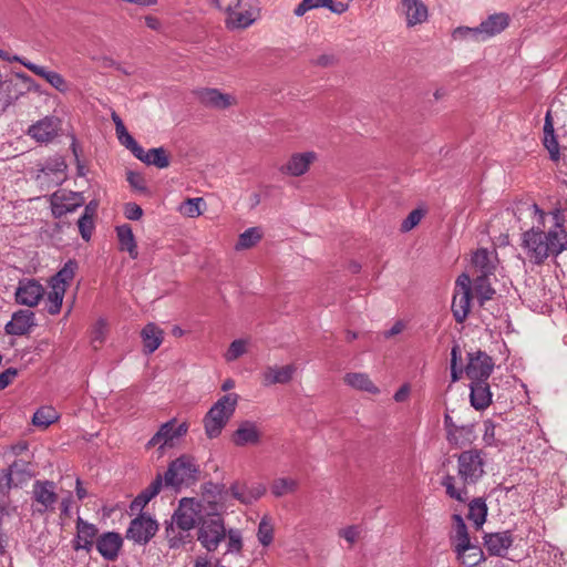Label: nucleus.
Masks as SVG:
<instances>
[{
	"label": "nucleus",
	"mask_w": 567,
	"mask_h": 567,
	"mask_svg": "<svg viewBox=\"0 0 567 567\" xmlns=\"http://www.w3.org/2000/svg\"><path fill=\"white\" fill-rule=\"evenodd\" d=\"M527 209L536 221V225L522 235V247L529 260L540 265L549 256L557 257L567 250V231L563 213L559 209L551 212L553 226L544 231L545 212L537 204H529Z\"/></svg>",
	"instance_id": "f257e3e1"
},
{
	"label": "nucleus",
	"mask_w": 567,
	"mask_h": 567,
	"mask_svg": "<svg viewBox=\"0 0 567 567\" xmlns=\"http://www.w3.org/2000/svg\"><path fill=\"white\" fill-rule=\"evenodd\" d=\"M486 453L483 450L470 449L457 455V477L461 485H456V477L446 474L441 484L450 498L458 503L468 499L467 486L477 484L485 475Z\"/></svg>",
	"instance_id": "f03ea898"
},
{
	"label": "nucleus",
	"mask_w": 567,
	"mask_h": 567,
	"mask_svg": "<svg viewBox=\"0 0 567 567\" xmlns=\"http://www.w3.org/2000/svg\"><path fill=\"white\" fill-rule=\"evenodd\" d=\"M238 398L236 393L225 394L209 409L204 417L205 432L208 437L219 436L236 410Z\"/></svg>",
	"instance_id": "7ed1b4c3"
},
{
	"label": "nucleus",
	"mask_w": 567,
	"mask_h": 567,
	"mask_svg": "<svg viewBox=\"0 0 567 567\" xmlns=\"http://www.w3.org/2000/svg\"><path fill=\"white\" fill-rule=\"evenodd\" d=\"M199 473L195 458L190 455H182L169 463L164 474L166 486L179 487L196 481Z\"/></svg>",
	"instance_id": "20e7f679"
},
{
	"label": "nucleus",
	"mask_w": 567,
	"mask_h": 567,
	"mask_svg": "<svg viewBox=\"0 0 567 567\" xmlns=\"http://www.w3.org/2000/svg\"><path fill=\"white\" fill-rule=\"evenodd\" d=\"M31 499L32 515L43 516L49 512H53L58 502L55 483L48 480L35 481L32 485Z\"/></svg>",
	"instance_id": "39448f33"
},
{
	"label": "nucleus",
	"mask_w": 567,
	"mask_h": 567,
	"mask_svg": "<svg viewBox=\"0 0 567 567\" xmlns=\"http://www.w3.org/2000/svg\"><path fill=\"white\" fill-rule=\"evenodd\" d=\"M225 538L226 528L220 516L209 517L199 522L197 539L206 550L215 551Z\"/></svg>",
	"instance_id": "423d86ee"
},
{
	"label": "nucleus",
	"mask_w": 567,
	"mask_h": 567,
	"mask_svg": "<svg viewBox=\"0 0 567 567\" xmlns=\"http://www.w3.org/2000/svg\"><path fill=\"white\" fill-rule=\"evenodd\" d=\"M157 530L158 523L150 514L142 513L131 520L125 537L136 545H146Z\"/></svg>",
	"instance_id": "0eeeda50"
},
{
	"label": "nucleus",
	"mask_w": 567,
	"mask_h": 567,
	"mask_svg": "<svg viewBox=\"0 0 567 567\" xmlns=\"http://www.w3.org/2000/svg\"><path fill=\"white\" fill-rule=\"evenodd\" d=\"M227 18L226 24L229 29H246L251 25L260 14V9L249 2H237L229 4L226 9Z\"/></svg>",
	"instance_id": "6e6552de"
},
{
	"label": "nucleus",
	"mask_w": 567,
	"mask_h": 567,
	"mask_svg": "<svg viewBox=\"0 0 567 567\" xmlns=\"http://www.w3.org/2000/svg\"><path fill=\"white\" fill-rule=\"evenodd\" d=\"M471 278L462 274L456 279V287L452 300V312L456 322L462 323L467 318L471 310Z\"/></svg>",
	"instance_id": "1a4fd4ad"
},
{
	"label": "nucleus",
	"mask_w": 567,
	"mask_h": 567,
	"mask_svg": "<svg viewBox=\"0 0 567 567\" xmlns=\"http://www.w3.org/2000/svg\"><path fill=\"white\" fill-rule=\"evenodd\" d=\"M187 431L188 424L186 422L178 424L176 419H171L159 426L158 431L147 442L146 447L158 446L161 450L172 447L175 441L184 436Z\"/></svg>",
	"instance_id": "9d476101"
},
{
	"label": "nucleus",
	"mask_w": 567,
	"mask_h": 567,
	"mask_svg": "<svg viewBox=\"0 0 567 567\" xmlns=\"http://www.w3.org/2000/svg\"><path fill=\"white\" fill-rule=\"evenodd\" d=\"M51 210L54 217L60 218L74 212L84 204L82 193L59 189L50 196Z\"/></svg>",
	"instance_id": "9b49d317"
},
{
	"label": "nucleus",
	"mask_w": 567,
	"mask_h": 567,
	"mask_svg": "<svg viewBox=\"0 0 567 567\" xmlns=\"http://www.w3.org/2000/svg\"><path fill=\"white\" fill-rule=\"evenodd\" d=\"M494 370V361L484 351L468 353L465 373L471 381H487Z\"/></svg>",
	"instance_id": "f8f14e48"
},
{
	"label": "nucleus",
	"mask_w": 567,
	"mask_h": 567,
	"mask_svg": "<svg viewBox=\"0 0 567 567\" xmlns=\"http://www.w3.org/2000/svg\"><path fill=\"white\" fill-rule=\"evenodd\" d=\"M199 515L200 504L192 498H183L171 520L181 529L190 532L199 522Z\"/></svg>",
	"instance_id": "ddd939ff"
},
{
	"label": "nucleus",
	"mask_w": 567,
	"mask_h": 567,
	"mask_svg": "<svg viewBox=\"0 0 567 567\" xmlns=\"http://www.w3.org/2000/svg\"><path fill=\"white\" fill-rule=\"evenodd\" d=\"M44 293V287L39 281L24 278L18 282L14 297L17 303L33 308L39 305Z\"/></svg>",
	"instance_id": "4468645a"
},
{
	"label": "nucleus",
	"mask_w": 567,
	"mask_h": 567,
	"mask_svg": "<svg viewBox=\"0 0 567 567\" xmlns=\"http://www.w3.org/2000/svg\"><path fill=\"white\" fill-rule=\"evenodd\" d=\"M200 104L208 109L226 110L237 104L236 96L218 89L204 87L196 91Z\"/></svg>",
	"instance_id": "2eb2a0df"
},
{
	"label": "nucleus",
	"mask_w": 567,
	"mask_h": 567,
	"mask_svg": "<svg viewBox=\"0 0 567 567\" xmlns=\"http://www.w3.org/2000/svg\"><path fill=\"white\" fill-rule=\"evenodd\" d=\"M123 546V538L116 532H105L95 540V547L103 559L114 561Z\"/></svg>",
	"instance_id": "dca6fc26"
},
{
	"label": "nucleus",
	"mask_w": 567,
	"mask_h": 567,
	"mask_svg": "<svg viewBox=\"0 0 567 567\" xmlns=\"http://www.w3.org/2000/svg\"><path fill=\"white\" fill-rule=\"evenodd\" d=\"M14 60H17V62H20L35 75L44 79L50 85H52L59 92L66 93L70 90L69 83L60 73L55 71H50L44 66L32 63L17 55H14Z\"/></svg>",
	"instance_id": "f3484780"
},
{
	"label": "nucleus",
	"mask_w": 567,
	"mask_h": 567,
	"mask_svg": "<svg viewBox=\"0 0 567 567\" xmlns=\"http://www.w3.org/2000/svg\"><path fill=\"white\" fill-rule=\"evenodd\" d=\"M60 130V120L53 116H47L28 130V135L39 143H49L56 135Z\"/></svg>",
	"instance_id": "a211bd4d"
},
{
	"label": "nucleus",
	"mask_w": 567,
	"mask_h": 567,
	"mask_svg": "<svg viewBox=\"0 0 567 567\" xmlns=\"http://www.w3.org/2000/svg\"><path fill=\"white\" fill-rule=\"evenodd\" d=\"M318 158L316 152H305V153H295L290 156L285 165L280 167V172L298 177L306 174L312 163H315Z\"/></svg>",
	"instance_id": "6ab92c4d"
},
{
	"label": "nucleus",
	"mask_w": 567,
	"mask_h": 567,
	"mask_svg": "<svg viewBox=\"0 0 567 567\" xmlns=\"http://www.w3.org/2000/svg\"><path fill=\"white\" fill-rule=\"evenodd\" d=\"M296 371L297 367L295 364H287L282 367L268 365L261 372V383L265 386L287 384L292 380Z\"/></svg>",
	"instance_id": "aec40b11"
},
{
	"label": "nucleus",
	"mask_w": 567,
	"mask_h": 567,
	"mask_svg": "<svg viewBox=\"0 0 567 567\" xmlns=\"http://www.w3.org/2000/svg\"><path fill=\"white\" fill-rule=\"evenodd\" d=\"M509 25V16L507 13H494L491 14L487 19L482 21L478 27V32L481 42L486 41L502 31H504Z\"/></svg>",
	"instance_id": "412c9836"
},
{
	"label": "nucleus",
	"mask_w": 567,
	"mask_h": 567,
	"mask_svg": "<svg viewBox=\"0 0 567 567\" xmlns=\"http://www.w3.org/2000/svg\"><path fill=\"white\" fill-rule=\"evenodd\" d=\"M34 312L31 310H18L12 315L11 320L6 324L8 334L24 336L34 326Z\"/></svg>",
	"instance_id": "4be33fe9"
},
{
	"label": "nucleus",
	"mask_w": 567,
	"mask_h": 567,
	"mask_svg": "<svg viewBox=\"0 0 567 567\" xmlns=\"http://www.w3.org/2000/svg\"><path fill=\"white\" fill-rule=\"evenodd\" d=\"M513 542L514 538L511 530L492 533L484 537V545L492 556H505Z\"/></svg>",
	"instance_id": "5701e85b"
},
{
	"label": "nucleus",
	"mask_w": 567,
	"mask_h": 567,
	"mask_svg": "<svg viewBox=\"0 0 567 567\" xmlns=\"http://www.w3.org/2000/svg\"><path fill=\"white\" fill-rule=\"evenodd\" d=\"M97 527L94 524H91L84 520L81 517L76 519V544L75 549H84L86 551H91L93 546L95 545V539L97 536Z\"/></svg>",
	"instance_id": "b1692460"
},
{
	"label": "nucleus",
	"mask_w": 567,
	"mask_h": 567,
	"mask_svg": "<svg viewBox=\"0 0 567 567\" xmlns=\"http://www.w3.org/2000/svg\"><path fill=\"white\" fill-rule=\"evenodd\" d=\"M401 7L408 27H414L426 21L429 16L427 7L422 0H402Z\"/></svg>",
	"instance_id": "393cba45"
},
{
	"label": "nucleus",
	"mask_w": 567,
	"mask_h": 567,
	"mask_svg": "<svg viewBox=\"0 0 567 567\" xmlns=\"http://www.w3.org/2000/svg\"><path fill=\"white\" fill-rule=\"evenodd\" d=\"M260 437L261 432L258 425L252 421H244L235 431L233 441L237 446L255 445L259 443Z\"/></svg>",
	"instance_id": "a878e982"
},
{
	"label": "nucleus",
	"mask_w": 567,
	"mask_h": 567,
	"mask_svg": "<svg viewBox=\"0 0 567 567\" xmlns=\"http://www.w3.org/2000/svg\"><path fill=\"white\" fill-rule=\"evenodd\" d=\"M470 388V400L472 406L477 411L488 408L492 403L489 384L486 381H472Z\"/></svg>",
	"instance_id": "bb28decb"
},
{
	"label": "nucleus",
	"mask_w": 567,
	"mask_h": 567,
	"mask_svg": "<svg viewBox=\"0 0 567 567\" xmlns=\"http://www.w3.org/2000/svg\"><path fill=\"white\" fill-rule=\"evenodd\" d=\"M230 493L233 497L238 499L240 503L251 504L264 495L265 488L261 485L249 487L247 485L235 483L230 486Z\"/></svg>",
	"instance_id": "cd10ccee"
},
{
	"label": "nucleus",
	"mask_w": 567,
	"mask_h": 567,
	"mask_svg": "<svg viewBox=\"0 0 567 567\" xmlns=\"http://www.w3.org/2000/svg\"><path fill=\"white\" fill-rule=\"evenodd\" d=\"M163 330L156 324L147 323L141 332L144 351L146 353H153L157 350L163 342Z\"/></svg>",
	"instance_id": "c85d7f7f"
},
{
	"label": "nucleus",
	"mask_w": 567,
	"mask_h": 567,
	"mask_svg": "<svg viewBox=\"0 0 567 567\" xmlns=\"http://www.w3.org/2000/svg\"><path fill=\"white\" fill-rule=\"evenodd\" d=\"M343 381L347 385L358 391H364L371 394H378L380 392L379 388L371 381L367 373L350 372L344 375Z\"/></svg>",
	"instance_id": "c756f323"
},
{
	"label": "nucleus",
	"mask_w": 567,
	"mask_h": 567,
	"mask_svg": "<svg viewBox=\"0 0 567 567\" xmlns=\"http://www.w3.org/2000/svg\"><path fill=\"white\" fill-rule=\"evenodd\" d=\"M137 159L146 165H153L159 169L169 166V156L164 147H155L148 151L143 148L142 155L137 156Z\"/></svg>",
	"instance_id": "7c9ffc66"
},
{
	"label": "nucleus",
	"mask_w": 567,
	"mask_h": 567,
	"mask_svg": "<svg viewBox=\"0 0 567 567\" xmlns=\"http://www.w3.org/2000/svg\"><path fill=\"white\" fill-rule=\"evenodd\" d=\"M116 234L121 249L127 251L131 258L136 259L138 256V251L131 226H118L116 228Z\"/></svg>",
	"instance_id": "2f4dec72"
},
{
	"label": "nucleus",
	"mask_w": 567,
	"mask_h": 567,
	"mask_svg": "<svg viewBox=\"0 0 567 567\" xmlns=\"http://www.w3.org/2000/svg\"><path fill=\"white\" fill-rule=\"evenodd\" d=\"M78 264L75 260H68L64 266L51 278L50 286H62L66 290L75 275Z\"/></svg>",
	"instance_id": "473e14b6"
},
{
	"label": "nucleus",
	"mask_w": 567,
	"mask_h": 567,
	"mask_svg": "<svg viewBox=\"0 0 567 567\" xmlns=\"http://www.w3.org/2000/svg\"><path fill=\"white\" fill-rule=\"evenodd\" d=\"M487 516V505L481 497L474 498L468 504L467 518L474 523L476 528L482 527Z\"/></svg>",
	"instance_id": "72a5a7b5"
},
{
	"label": "nucleus",
	"mask_w": 567,
	"mask_h": 567,
	"mask_svg": "<svg viewBox=\"0 0 567 567\" xmlns=\"http://www.w3.org/2000/svg\"><path fill=\"white\" fill-rule=\"evenodd\" d=\"M454 520H455V551L456 554L457 553H461V551H464V550H467L470 546H472L471 544V540H470V536H468V533H467V528H466V525L462 518L461 515L458 514H455L453 516Z\"/></svg>",
	"instance_id": "f704fd0d"
},
{
	"label": "nucleus",
	"mask_w": 567,
	"mask_h": 567,
	"mask_svg": "<svg viewBox=\"0 0 567 567\" xmlns=\"http://www.w3.org/2000/svg\"><path fill=\"white\" fill-rule=\"evenodd\" d=\"M444 426L446 430V440L450 444L462 447L464 441H461L457 433L465 432L467 435L471 434V425L458 426L453 422V419L449 415H444Z\"/></svg>",
	"instance_id": "c9c22d12"
},
{
	"label": "nucleus",
	"mask_w": 567,
	"mask_h": 567,
	"mask_svg": "<svg viewBox=\"0 0 567 567\" xmlns=\"http://www.w3.org/2000/svg\"><path fill=\"white\" fill-rule=\"evenodd\" d=\"M166 539L171 548H178L189 539V532L183 530L172 520L166 523L165 527Z\"/></svg>",
	"instance_id": "e433bc0d"
},
{
	"label": "nucleus",
	"mask_w": 567,
	"mask_h": 567,
	"mask_svg": "<svg viewBox=\"0 0 567 567\" xmlns=\"http://www.w3.org/2000/svg\"><path fill=\"white\" fill-rule=\"evenodd\" d=\"M473 266L481 275H491L495 268L492 255L487 249H477L472 257Z\"/></svg>",
	"instance_id": "4c0bfd02"
},
{
	"label": "nucleus",
	"mask_w": 567,
	"mask_h": 567,
	"mask_svg": "<svg viewBox=\"0 0 567 567\" xmlns=\"http://www.w3.org/2000/svg\"><path fill=\"white\" fill-rule=\"evenodd\" d=\"M59 420V414L52 406H41L35 411L32 417L33 425L47 429Z\"/></svg>",
	"instance_id": "58836bf2"
},
{
	"label": "nucleus",
	"mask_w": 567,
	"mask_h": 567,
	"mask_svg": "<svg viewBox=\"0 0 567 567\" xmlns=\"http://www.w3.org/2000/svg\"><path fill=\"white\" fill-rule=\"evenodd\" d=\"M275 527L271 518L265 515L258 525L257 538L260 545L268 547L274 542Z\"/></svg>",
	"instance_id": "ea45409f"
},
{
	"label": "nucleus",
	"mask_w": 567,
	"mask_h": 567,
	"mask_svg": "<svg viewBox=\"0 0 567 567\" xmlns=\"http://www.w3.org/2000/svg\"><path fill=\"white\" fill-rule=\"evenodd\" d=\"M474 291L480 302L483 305L484 301L491 300L495 295V290L492 288L488 280V275H480L474 281Z\"/></svg>",
	"instance_id": "a19ab883"
},
{
	"label": "nucleus",
	"mask_w": 567,
	"mask_h": 567,
	"mask_svg": "<svg viewBox=\"0 0 567 567\" xmlns=\"http://www.w3.org/2000/svg\"><path fill=\"white\" fill-rule=\"evenodd\" d=\"M51 291L47 297V310L50 315H58L61 310L65 289L62 286H50Z\"/></svg>",
	"instance_id": "79ce46f5"
},
{
	"label": "nucleus",
	"mask_w": 567,
	"mask_h": 567,
	"mask_svg": "<svg viewBox=\"0 0 567 567\" xmlns=\"http://www.w3.org/2000/svg\"><path fill=\"white\" fill-rule=\"evenodd\" d=\"M457 559L467 567H474L484 560V554L477 546H470L467 550L457 553Z\"/></svg>",
	"instance_id": "37998d69"
},
{
	"label": "nucleus",
	"mask_w": 567,
	"mask_h": 567,
	"mask_svg": "<svg viewBox=\"0 0 567 567\" xmlns=\"http://www.w3.org/2000/svg\"><path fill=\"white\" fill-rule=\"evenodd\" d=\"M297 486L298 482L296 480L279 477L274 481L271 485V493L277 497H281L286 494L293 493L297 489Z\"/></svg>",
	"instance_id": "c03bdc74"
},
{
	"label": "nucleus",
	"mask_w": 567,
	"mask_h": 567,
	"mask_svg": "<svg viewBox=\"0 0 567 567\" xmlns=\"http://www.w3.org/2000/svg\"><path fill=\"white\" fill-rule=\"evenodd\" d=\"M202 205H204L202 197L187 198L179 205L178 212L189 218L198 217L202 215Z\"/></svg>",
	"instance_id": "a18cd8bd"
},
{
	"label": "nucleus",
	"mask_w": 567,
	"mask_h": 567,
	"mask_svg": "<svg viewBox=\"0 0 567 567\" xmlns=\"http://www.w3.org/2000/svg\"><path fill=\"white\" fill-rule=\"evenodd\" d=\"M227 539V554H240L243 550V535L237 528H229L226 530Z\"/></svg>",
	"instance_id": "49530a36"
},
{
	"label": "nucleus",
	"mask_w": 567,
	"mask_h": 567,
	"mask_svg": "<svg viewBox=\"0 0 567 567\" xmlns=\"http://www.w3.org/2000/svg\"><path fill=\"white\" fill-rule=\"evenodd\" d=\"M261 238L260 230L257 227L246 229L238 238L236 248L247 249L252 247Z\"/></svg>",
	"instance_id": "de8ad7c7"
},
{
	"label": "nucleus",
	"mask_w": 567,
	"mask_h": 567,
	"mask_svg": "<svg viewBox=\"0 0 567 567\" xmlns=\"http://www.w3.org/2000/svg\"><path fill=\"white\" fill-rule=\"evenodd\" d=\"M116 136L120 143L130 150L136 158L137 156L142 155L143 147L134 140V137L127 132L126 128L117 132Z\"/></svg>",
	"instance_id": "09e8293b"
},
{
	"label": "nucleus",
	"mask_w": 567,
	"mask_h": 567,
	"mask_svg": "<svg viewBox=\"0 0 567 567\" xmlns=\"http://www.w3.org/2000/svg\"><path fill=\"white\" fill-rule=\"evenodd\" d=\"M247 346H248V341L245 339L234 340L230 343L227 352L225 353V360L227 362H233V361L237 360L238 358H240L243 354H245L247 352Z\"/></svg>",
	"instance_id": "8fccbe9b"
},
{
	"label": "nucleus",
	"mask_w": 567,
	"mask_h": 567,
	"mask_svg": "<svg viewBox=\"0 0 567 567\" xmlns=\"http://www.w3.org/2000/svg\"><path fill=\"white\" fill-rule=\"evenodd\" d=\"M20 462H13L9 468L0 473V492L7 493L13 485V475L18 472Z\"/></svg>",
	"instance_id": "3c124183"
},
{
	"label": "nucleus",
	"mask_w": 567,
	"mask_h": 567,
	"mask_svg": "<svg viewBox=\"0 0 567 567\" xmlns=\"http://www.w3.org/2000/svg\"><path fill=\"white\" fill-rule=\"evenodd\" d=\"M330 3V0H302L293 10L295 16L302 17L306 12L322 8L323 4Z\"/></svg>",
	"instance_id": "603ef678"
},
{
	"label": "nucleus",
	"mask_w": 567,
	"mask_h": 567,
	"mask_svg": "<svg viewBox=\"0 0 567 567\" xmlns=\"http://www.w3.org/2000/svg\"><path fill=\"white\" fill-rule=\"evenodd\" d=\"M78 227L79 231L81 234V237L89 241L91 239L93 229H94V218L81 216L78 220Z\"/></svg>",
	"instance_id": "864d4df0"
},
{
	"label": "nucleus",
	"mask_w": 567,
	"mask_h": 567,
	"mask_svg": "<svg viewBox=\"0 0 567 567\" xmlns=\"http://www.w3.org/2000/svg\"><path fill=\"white\" fill-rule=\"evenodd\" d=\"M476 32H478V27H475V28L458 27L453 31L452 37L455 40L471 38L474 41L481 42L480 34H477Z\"/></svg>",
	"instance_id": "5fc2aeb1"
},
{
	"label": "nucleus",
	"mask_w": 567,
	"mask_h": 567,
	"mask_svg": "<svg viewBox=\"0 0 567 567\" xmlns=\"http://www.w3.org/2000/svg\"><path fill=\"white\" fill-rule=\"evenodd\" d=\"M107 332V324L104 319H99L91 331L93 343H102L105 340Z\"/></svg>",
	"instance_id": "6e6d98bb"
},
{
	"label": "nucleus",
	"mask_w": 567,
	"mask_h": 567,
	"mask_svg": "<svg viewBox=\"0 0 567 567\" xmlns=\"http://www.w3.org/2000/svg\"><path fill=\"white\" fill-rule=\"evenodd\" d=\"M544 145L548 150L551 159L559 158V146L554 133L544 135Z\"/></svg>",
	"instance_id": "4d7b16f0"
},
{
	"label": "nucleus",
	"mask_w": 567,
	"mask_h": 567,
	"mask_svg": "<svg viewBox=\"0 0 567 567\" xmlns=\"http://www.w3.org/2000/svg\"><path fill=\"white\" fill-rule=\"evenodd\" d=\"M422 212L419 210V209H414L412 210L408 217L403 220L402 223V230L403 231H409L411 230L412 228H414L422 219Z\"/></svg>",
	"instance_id": "13d9d810"
},
{
	"label": "nucleus",
	"mask_w": 567,
	"mask_h": 567,
	"mask_svg": "<svg viewBox=\"0 0 567 567\" xmlns=\"http://www.w3.org/2000/svg\"><path fill=\"white\" fill-rule=\"evenodd\" d=\"M126 179L133 188L140 192L146 190L145 179L140 173L128 172Z\"/></svg>",
	"instance_id": "bf43d9fd"
},
{
	"label": "nucleus",
	"mask_w": 567,
	"mask_h": 567,
	"mask_svg": "<svg viewBox=\"0 0 567 567\" xmlns=\"http://www.w3.org/2000/svg\"><path fill=\"white\" fill-rule=\"evenodd\" d=\"M124 215L130 220H138L143 216V209L135 203H127L124 207Z\"/></svg>",
	"instance_id": "052dcab7"
},
{
	"label": "nucleus",
	"mask_w": 567,
	"mask_h": 567,
	"mask_svg": "<svg viewBox=\"0 0 567 567\" xmlns=\"http://www.w3.org/2000/svg\"><path fill=\"white\" fill-rule=\"evenodd\" d=\"M152 499H153V497L144 489L132 502L131 509L132 511L143 509Z\"/></svg>",
	"instance_id": "680f3d73"
},
{
	"label": "nucleus",
	"mask_w": 567,
	"mask_h": 567,
	"mask_svg": "<svg viewBox=\"0 0 567 567\" xmlns=\"http://www.w3.org/2000/svg\"><path fill=\"white\" fill-rule=\"evenodd\" d=\"M483 441L486 445L495 444V424L489 420L484 422Z\"/></svg>",
	"instance_id": "e2e57ef3"
},
{
	"label": "nucleus",
	"mask_w": 567,
	"mask_h": 567,
	"mask_svg": "<svg viewBox=\"0 0 567 567\" xmlns=\"http://www.w3.org/2000/svg\"><path fill=\"white\" fill-rule=\"evenodd\" d=\"M18 375V370L14 368H9L0 373V390L6 389L9 384L12 383L14 378Z\"/></svg>",
	"instance_id": "0e129e2a"
},
{
	"label": "nucleus",
	"mask_w": 567,
	"mask_h": 567,
	"mask_svg": "<svg viewBox=\"0 0 567 567\" xmlns=\"http://www.w3.org/2000/svg\"><path fill=\"white\" fill-rule=\"evenodd\" d=\"M359 528L357 526H349L339 532V536L344 538L349 544L355 543L359 537Z\"/></svg>",
	"instance_id": "69168bd1"
},
{
	"label": "nucleus",
	"mask_w": 567,
	"mask_h": 567,
	"mask_svg": "<svg viewBox=\"0 0 567 567\" xmlns=\"http://www.w3.org/2000/svg\"><path fill=\"white\" fill-rule=\"evenodd\" d=\"M164 475L157 474L152 483L145 488V491L154 498L163 487Z\"/></svg>",
	"instance_id": "338daca9"
},
{
	"label": "nucleus",
	"mask_w": 567,
	"mask_h": 567,
	"mask_svg": "<svg viewBox=\"0 0 567 567\" xmlns=\"http://www.w3.org/2000/svg\"><path fill=\"white\" fill-rule=\"evenodd\" d=\"M322 8H327L333 13L341 14L348 10V4H346L341 1L337 2L334 0H330V3L323 4Z\"/></svg>",
	"instance_id": "774afa93"
}]
</instances>
